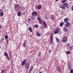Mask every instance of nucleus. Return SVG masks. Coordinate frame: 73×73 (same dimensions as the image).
Masks as SVG:
<instances>
[{
  "label": "nucleus",
  "instance_id": "obj_46",
  "mask_svg": "<svg viewBox=\"0 0 73 73\" xmlns=\"http://www.w3.org/2000/svg\"><path fill=\"white\" fill-rule=\"evenodd\" d=\"M62 25H63L64 24V22L62 23Z\"/></svg>",
  "mask_w": 73,
  "mask_h": 73
},
{
  "label": "nucleus",
  "instance_id": "obj_44",
  "mask_svg": "<svg viewBox=\"0 0 73 73\" xmlns=\"http://www.w3.org/2000/svg\"><path fill=\"white\" fill-rule=\"evenodd\" d=\"M22 8L23 9H25V7H22Z\"/></svg>",
  "mask_w": 73,
  "mask_h": 73
},
{
  "label": "nucleus",
  "instance_id": "obj_11",
  "mask_svg": "<svg viewBox=\"0 0 73 73\" xmlns=\"http://www.w3.org/2000/svg\"><path fill=\"white\" fill-rule=\"evenodd\" d=\"M56 70H57L58 72H60V67H56Z\"/></svg>",
  "mask_w": 73,
  "mask_h": 73
},
{
  "label": "nucleus",
  "instance_id": "obj_34",
  "mask_svg": "<svg viewBox=\"0 0 73 73\" xmlns=\"http://www.w3.org/2000/svg\"><path fill=\"white\" fill-rule=\"evenodd\" d=\"M1 73H4V70H2L1 71Z\"/></svg>",
  "mask_w": 73,
  "mask_h": 73
},
{
  "label": "nucleus",
  "instance_id": "obj_13",
  "mask_svg": "<svg viewBox=\"0 0 73 73\" xmlns=\"http://www.w3.org/2000/svg\"><path fill=\"white\" fill-rule=\"evenodd\" d=\"M15 8H20V5H15Z\"/></svg>",
  "mask_w": 73,
  "mask_h": 73
},
{
  "label": "nucleus",
  "instance_id": "obj_33",
  "mask_svg": "<svg viewBox=\"0 0 73 73\" xmlns=\"http://www.w3.org/2000/svg\"><path fill=\"white\" fill-rule=\"evenodd\" d=\"M66 53L67 54H69L70 53V51H67Z\"/></svg>",
  "mask_w": 73,
  "mask_h": 73
},
{
  "label": "nucleus",
  "instance_id": "obj_47",
  "mask_svg": "<svg viewBox=\"0 0 73 73\" xmlns=\"http://www.w3.org/2000/svg\"><path fill=\"white\" fill-rule=\"evenodd\" d=\"M2 20H4V18H3Z\"/></svg>",
  "mask_w": 73,
  "mask_h": 73
},
{
  "label": "nucleus",
  "instance_id": "obj_3",
  "mask_svg": "<svg viewBox=\"0 0 73 73\" xmlns=\"http://www.w3.org/2000/svg\"><path fill=\"white\" fill-rule=\"evenodd\" d=\"M68 39V38L67 37V36H65L64 37L62 40H63V42L64 43H65L66 41H67V40Z\"/></svg>",
  "mask_w": 73,
  "mask_h": 73
},
{
  "label": "nucleus",
  "instance_id": "obj_16",
  "mask_svg": "<svg viewBox=\"0 0 73 73\" xmlns=\"http://www.w3.org/2000/svg\"><path fill=\"white\" fill-rule=\"evenodd\" d=\"M54 18H55V17L53 15H52L51 16V20H53V19H54Z\"/></svg>",
  "mask_w": 73,
  "mask_h": 73
},
{
  "label": "nucleus",
  "instance_id": "obj_20",
  "mask_svg": "<svg viewBox=\"0 0 73 73\" xmlns=\"http://www.w3.org/2000/svg\"><path fill=\"white\" fill-rule=\"evenodd\" d=\"M4 54H5V56H6V57H7V56H8V53L6 52H5L4 53Z\"/></svg>",
  "mask_w": 73,
  "mask_h": 73
},
{
  "label": "nucleus",
  "instance_id": "obj_10",
  "mask_svg": "<svg viewBox=\"0 0 73 73\" xmlns=\"http://www.w3.org/2000/svg\"><path fill=\"white\" fill-rule=\"evenodd\" d=\"M59 30H60V29L58 28L54 32V33L55 34H57Z\"/></svg>",
  "mask_w": 73,
  "mask_h": 73
},
{
  "label": "nucleus",
  "instance_id": "obj_14",
  "mask_svg": "<svg viewBox=\"0 0 73 73\" xmlns=\"http://www.w3.org/2000/svg\"><path fill=\"white\" fill-rule=\"evenodd\" d=\"M65 11H62L60 12V13L61 14V15H64V14H65Z\"/></svg>",
  "mask_w": 73,
  "mask_h": 73
},
{
  "label": "nucleus",
  "instance_id": "obj_4",
  "mask_svg": "<svg viewBox=\"0 0 73 73\" xmlns=\"http://www.w3.org/2000/svg\"><path fill=\"white\" fill-rule=\"evenodd\" d=\"M53 34H51V36L50 37V42L51 44L53 43Z\"/></svg>",
  "mask_w": 73,
  "mask_h": 73
},
{
  "label": "nucleus",
  "instance_id": "obj_5",
  "mask_svg": "<svg viewBox=\"0 0 73 73\" xmlns=\"http://www.w3.org/2000/svg\"><path fill=\"white\" fill-rule=\"evenodd\" d=\"M29 63L28 62L25 65V68L26 69H29Z\"/></svg>",
  "mask_w": 73,
  "mask_h": 73
},
{
  "label": "nucleus",
  "instance_id": "obj_24",
  "mask_svg": "<svg viewBox=\"0 0 73 73\" xmlns=\"http://www.w3.org/2000/svg\"><path fill=\"white\" fill-rule=\"evenodd\" d=\"M36 35H37L38 36H40V33L38 32L36 33Z\"/></svg>",
  "mask_w": 73,
  "mask_h": 73
},
{
  "label": "nucleus",
  "instance_id": "obj_21",
  "mask_svg": "<svg viewBox=\"0 0 73 73\" xmlns=\"http://www.w3.org/2000/svg\"><path fill=\"white\" fill-rule=\"evenodd\" d=\"M56 41L57 42H59V41H60V40L58 38H56Z\"/></svg>",
  "mask_w": 73,
  "mask_h": 73
},
{
  "label": "nucleus",
  "instance_id": "obj_52",
  "mask_svg": "<svg viewBox=\"0 0 73 73\" xmlns=\"http://www.w3.org/2000/svg\"><path fill=\"white\" fill-rule=\"evenodd\" d=\"M56 1H58V0H55Z\"/></svg>",
  "mask_w": 73,
  "mask_h": 73
},
{
  "label": "nucleus",
  "instance_id": "obj_15",
  "mask_svg": "<svg viewBox=\"0 0 73 73\" xmlns=\"http://www.w3.org/2000/svg\"><path fill=\"white\" fill-rule=\"evenodd\" d=\"M29 30L30 32H32V29L31 27H29Z\"/></svg>",
  "mask_w": 73,
  "mask_h": 73
},
{
  "label": "nucleus",
  "instance_id": "obj_17",
  "mask_svg": "<svg viewBox=\"0 0 73 73\" xmlns=\"http://www.w3.org/2000/svg\"><path fill=\"white\" fill-rule=\"evenodd\" d=\"M66 27H64V31L65 32H67L68 31V29Z\"/></svg>",
  "mask_w": 73,
  "mask_h": 73
},
{
  "label": "nucleus",
  "instance_id": "obj_42",
  "mask_svg": "<svg viewBox=\"0 0 73 73\" xmlns=\"http://www.w3.org/2000/svg\"><path fill=\"white\" fill-rule=\"evenodd\" d=\"M28 20L30 21H31V19H28Z\"/></svg>",
  "mask_w": 73,
  "mask_h": 73
},
{
  "label": "nucleus",
  "instance_id": "obj_27",
  "mask_svg": "<svg viewBox=\"0 0 73 73\" xmlns=\"http://www.w3.org/2000/svg\"><path fill=\"white\" fill-rule=\"evenodd\" d=\"M7 59L9 60V61L10 60V59L9 58V57H8V56H6Z\"/></svg>",
  "mask_w": 73,
  "mask_h": 73
},
{
  "label": "nucleus",
  "instance_id": "obj_49",
  "mask_svg": "<svg viewBox=\"0 0 73 73\" xmlns=\"http://www.w3.org/2000/svg\"><path fill=\"white\" fill-rule=\"evenodd\" d=\"M38 59H37L36 60V61H38Z\"/></svg>",
  "mask_w": 73,
  "mask_h": 73
},
{
  "label": "nucleus",
  "instance_id": "obj_45",
  "mask_svg": "<svg viewBox=\"0 0 73 73\" xmlns=\"http://www.w3.org/2000/svg\"><path fill=\"white\" fill-rule=\"evenodd\" d=\"M67 45L68 46H69L70 45V44L69 43L68 44H67Z\"/></svg>",
  "mask_w": 73,
  "mask_h": 73
},
{
  "label": "nucleus",
  "instance_id": "obj_18",
  "mask_svg": "<svg viewBox=\"0 0 73 73\" xmlns=\"http://www.w3.org/2000/svg\"><path fill=\"white\" fill-rule=\"evenodd\" d=\"M68 20H69V19H68L67 18H66L64 19V22H65V23H67V22L68 21Z\"/></svg>",
  "mask_w": 73,
  "mask_h": 73
},
{
  "label": "nucleus",
  "instance_id": "obj_31",
  "mask_svg": "<svg viewBox=\"0 0 73 73\" xmlns=\"http://www.w3.org/2000/svg\"><path fill=\"white\" fill-rule=\"evenodd\" d=\"M62 22H61L60 23V27H62Z\"/></svg>",
  "mask_w": 73,
  "mask_h": 73
},
{
  "label": "nucleus",
  "instance_id": "obj_51",
  "mask_svg": "<svg viewBox=\"0 0 73 73\" xmlns=\"http://www.w3.org/2000/svg\"><path fill=\"white\" fill-rule=\"evenodd\" d=\"M50 51H50H50H49V52H50Z\"/></svg>",
  "mask_w": 73,
  "mask_h": 73
},
{
  "label": "nucleus",
  "instance_id": "obj_40",
  "mask_svg": "<svg viewBox=\"0 0 73 73\" xmlns=\"http://www.w3.org/2000/svg\"><path fill=\"white\" fill-rule=\"evenodd\" d=\"M30 69L32 70V69H33V67L32 66H31V67H30Z\"/></svg>",
  "mask_w": 73,
  "mask_h": 73
},
{
  "label": "nucleus",
  "instance_id": "obj_12",
  "mask_svg": "<svg viewBox=\"0 0 73 73\" xmlns=\"http://www.w3.org/2000/svg\"><path fill=\"white\" fill-rule=\"evenodd\" d=\"M3 13L4 12H3V11L2 10V11H1V13H0V16H3Z\"/></svg>",
  "mask_w": 73,
  "mask_h": 73
},
{
  "label": "nucleus",
  "instance_id": "obj_37",
  "mask_svg": "<svg viewBox=\"0 0 73 73\" xmlns=\"http://www.w3.org/2000/svg\"><path fill=\"white\" fill-rule=\"evenodd\" d=\"M40 18H39V17H38L37 18V20H40Z\"/></svg>",
  "mask_w": 73,
  "mask_h": 73
},
{
  "label": "nucleus",
  "instance_id": "obj_19",
  "mask_svg": "<svg viewBox=\"0 0 73 73\" xmlns=\"http://www.w3.org/2000/svg\"><path fill=\"white\" fill-rule=\"evenodd\" d=\"M37 8L38 9H40L41 8V6H37Z\"/></svg>",
  "mask_w": 73,
  "mask_h": 73
},
{
  "label": "nucleus",
  "instance_id": "obj_30",
  "mask_svg": "<svg viewBox=\"0 0 73 73\" xmlns=\"http://www.w3.org/2000/svg\"><path fill=\"white\" fill-rule=\"evenodd\" d=\"M38 21L40 22V24H42V22L41 21V20L40 19L38 20Z\"/></svg>",
  "mask_w": 73,
  "mask_h": 73
},
{
  "label": "nucleus",
  "instance_id": "obj_8",
  "mask_svg": "<svg viewBox=\"0 0 73 73\" xmlns=\"http://www.w3.org/2000/svg\"><path fill=\"white\" fill-rule=\"evenodd\" d=\"M70 23V22H67L65 24V26L66 27H69Z\"/></svg>",
  "mask_w": 73,
  "mask_h": 73
},
{
  "label": "nucleus",
  "instance_id": "obj_25",
  "mask_svg": "<svg viewBox=\"0 0 73 73\" xmlns=\"http://www.w3.org/2000/svg\"><path fill=\"white\" fill-rule=\"evenodd\" d=\"M35 27L36 28H38V25H35Z\"/></svg>",
  "mask_w": 73,
  "mask_h": 73
},
{
  "label": "nucleus",
  "instance_id": "obj_23",
  "mask_svg": "<svg viewBox=\"0 0 73 73\" xmlns=\"http://www.w3.org/2000/svg\"><path fill=\"white\" fill-rule=\"evenodd\" d=\"M31 17L32 20H35V18L33 16H32Z\"/></svg>",
  "mask_w": 73,
  "mask_h": 73
},
{
  "label": "nucleus",
  "instance_id": "obj_36",
  "mask_svg": "<svg viewBox=\"0 0 73 73\" xmlns=\"http://www.w3.org/2000/svg\"><path fill=\"white\" fill-rule=\"evenodd\" d=\"M65 2H66V0H64L62 2V3H64Z\"/></svg>",
  "mask_w": 73,
  "mask_h": 73
},
{
  "label": "nucleus",
  "instance_id": "obj_38",
  "mask_svg": "<svg viewBox=\"0 0 73 73\" xmlns=\"http://www.w3.org/2000/svg\"><path fill=\"white\" fill-rule=\"evenodd\" d=\"M2 28V26H1V25H0V29H1Z\"/></svg>",
  "mask_w": 73,
  "mask_h": 73
},
{
  "label": "nucleus",
  "instance_id": "obj_35",
  "mask_svg": "<svg viewBox=\"0 0 73 73\" xmlns=\"http://www.w3.org/2000/svg\"><path fill=\"white\" fill-rule=\"evenodd\" d=\"M38 56L39 57H40V56H41V52H39L38 53Z\"/></svg>",
  "mask_w": 73,
  "mask_h": 73
},
{
  "label": "nucleus",
  "instance_id": "obj_48",
  "mask_svg": "<svg viewBox=\"0 0 73 73\" xmlns=\"http://www.w3.org/2000/svg\"><path fill=\"white\" fill-rule=\"evenodd\" d=\"M39 73H42V72H41V71H39Z\"/></svg>",
  "mask_w": 73,
  "mask_h": 73
},
{
  "label": "nucleus",
  "instance_id": "obj_2",
  "mask_svg": "<svg viewBox=\"0 0 73 73\" xmlns=\"http://www.w3.org/2000/svg\"><path fill=\"white\" fill-rule=\"evenodd\" d=\"M27 60V59H24L23 61L21 64V66H24V65H25V64H26L27 63H28V61Z\"/></svg>",
  "mask_w": 73,
  "mask_h": 73
},
{
  "label": "nucleus",
  "instance_id": "obj_9",
  "mask_svg": "<svg viewBox=\"0 0 73 73\" xmlns=\"http://www.w3.org/2000/svg\"><path fill=\"white\" fill-rule=\"evenodd\" d=\"M22 15V13L21 11H19L17 13V15L18 16H21Z\"/></svg>",
  "mask_w": 73,
  "mask_h": 73
},
{
  "label": "nucleus",
  "instance_id": "obj_28",
  "mask_svg": "<svg viewBox=\"0 0 73 73\" xmlns=\"http://www.w3.org/2000/svg\"><path fill=\"white\" fill-rule=\"evenodd\" d=\"M70 73H73V69H72L70 70Z\"/></svg>",
  "mask_w": 73,
  "mask_h": 73
},
{
  "label": "nucleus",
  "instance_id": "obj_7",
  "mask_svg": "<svg viewBox=\"0 0 73 73\" xmlns=\"http://www.w3.org/2000/svg\"><path fill=\"white\" fill-rule=\"evenodd\" d=\"M37 15V13L36 11H34L32 13V16H36Z\"/></svg>",
  "mask_w": 73,
  "mask_h": 73
},
{
  "label": "nucleus",
  "instance_id": "obj_32",
  "mask_svg": "<svg viewBox=\"0 0 73 73\" xmlns=\"http://www.w3.org/2000/svg\"><path fill=\"white\" fill-rule=\"evenodd\" d=\"M45 18L46 19V20H48V17L47 16H46L45 17Z\"/></svg>",
  "mask_w": 73,
  "mask_h": 73
},
{
  "label": "nucleus",
  "instance_id": "obj_29",
  "mask_svg": "<svg viewBox=\"0 0 73 73\" xmlns=\"http://www.w3.org/2000/svg\"><path fill=\"white\" fill-rule=\"evenodd\" d=\"M23 46L24 47H25V46H26V44H25V43L24 42L23 44Z\"/></svg>",
  "mask_w": 73,
  "mask_h": 73
},
{
  "label": "nucleus",
  "instance_id": "obj_43",
  "mask_svg": "<svg viewBox=\"0 0 73 73\" xmlns=\"http://www.w3.org/2000/svg\"><path fill=\"white\" fill-rule=\"evenodd\" d=\"M1 11H2V10L0 9V13H1Z\"/></svg>",
  "mask_w": 73,
  "mask_h": 73
},
{
  "label": "nucleus",
  "instance_id": "obj_26",
  "mask_svg": "<svg viewBox=\"0 0 73 73\" xmlns=\"http://www.w3.org/2000/svg\"><path fill=\"white\" fill-rule=\"evenodd\" d=\"M70 49L71 50H73V46H72L71 47H70Z\"/></svg>",
  "mask_w": 73,
  "mask_h": 73
},
{
  "label": "nucleus",
  "instance_id": "obj_41",
  "mask_svg": "<svg viewBox=\"0 0 73 73\" xmlns=\"http://www.w3.org/2000/svg\"><path fill=\"white\" fill-rule=\"evenodd\" d=\"M32 70H31V69H30L29 71V73H30V72H31V71Z\"/></svg>",
  "mask_w": 73,
  "mask_h": 73
},
{
  "label": "nucleus",
  "instance_id": "obj_1",
  "mask_svg": "<svg viewBox=\"0 0 73 73\" xmlns=\"http://www.w3.org/2000/svg\"><path fill=\"white\" fill-rule=\"evenodd\" d=\"M64 6L63 5H61L60 6V7L61 8H62V9H63L64 10H65V9H66V8H69V5H68V4L67 3H64Z\"/></svg>",
  "mask_w": 73,
  "mask_h": 73
},
{
  "label": "nucleus",
  "instance_id": "obj_6",
  "mask_svg": "<svg viewBox=\"0 0 73 73\" xmlns=\"http://www.w3.org/2000/svg\"><path fill=\"white\" fill-rule=\"evenodd\" d=\"M42 25L44 27L46 28H47V27H48L47 26L46 23H45V22L44 21H43L42 23Z\"/></svg>",
  "mask_w": 73,
  "mask_h": 73
},
{
  "label": "nucleus",
  "instance_id": "obj_50",
  "mask_svg": "<svg viewBox=\"0 0 73 73\" xmlns=\"http://www.w3.org/2000/svg\"><path fill=\"white\" fill-rule=\"evenodd\" d=\"M3 22H4V21H2V23H3Z\"/></svg>",
  "mask_w": 73,
  "mask_h": 73
},
{
  "label": "nucleus",
  "instance_id": "obj_39",
  "mask_svg": "<svg viewBox=\"0 0 73 73\" xmlns=\"http://www.w3.org/2000/svg\"><path fill=\"white\" fill-rule=\"evenodd\" d=\"M7 44L8 45V39H7Z\"/></svg>",
  "mask_w": 73,
  "mask_h": 73
},
{
  "label": "nucleus",
  "instance_id": "obj_22",
  "mask_svg": "<svg viewBox=\"0 0 73 73\" xmlns=\"http://www.w3.org/2000/svg\"><path fill=\"white\" fill-rule=\"evenodd\" d=\"M8 35H5V39H6V40H7V39L8 38Z\"/></svg>",
  "mask_w": 73,
  "mask_h": 73
}]
</instances>
